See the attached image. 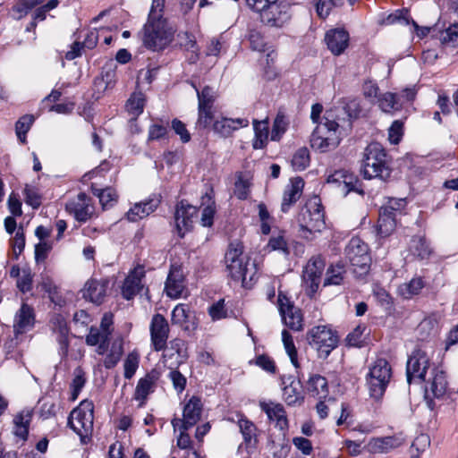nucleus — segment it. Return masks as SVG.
<instances>
[{"instance_id":"nucleus-1","label":"nucleus","mask_w":458,"mask_h":458,"mask_svg":"<svg viewBox=\"0 0 458 458\" xmlns=\"http://www.w3.org/2000/svg\"><path fill=\"white\" fill-rule=\"evenodd\" d=\"M159 6V0H154L153 4ZM175 30L157 13L152 5L148 20L142 29V43L145 47L152 51L165 49L174 39Z\"/></svg>"},{"instance_id":"nucleus-2","label":"nucleus","mask_w":458,"mask_h":458,"mask_svg":"<svg viewBox=\"0 0 458 458\" xmlns=\"http://www.w3.org/2000/svg\"><path fill=\"white\" fill-rule=\"evenodd\" d=\"M244 247L241 242H231L225 256L226 270L234 281H241L244 287H250L256 274L255 266L250 267V258L243 254Z\"/></svg>"},{"instance_id":"nucleus-3","label":"nucleus","mask_w":458,"mask_h":458,"mask_svg":"<svg viewBox=\"0 0 458 458\" xmlns=\"http://www.w3.org/2000/svg\"><path fill=\"white\" fill-rule=\"evenodd\" d=\"M361 173L366 179L387 180L391 174L390 159L378 142H371L364 150Z\"/></svg>"},{"instance_id":"nucleus-4","label":"nucleus","mask_w":458,"mask_h":458,"mask_svg":"<svg viewBox=\"0 0 458 458\" xmlns=\"http://www.w3.org/2000/svg\"><path fill=\"white\" fill-rule=\"evenodd\" d=\"M339 123L332 112H327L323 121L318 123L310 136L311 148L320 153L334 150L341 141Z\"/></svg>"},{"instance_id":"nucleus-5","label":"nucleus","mask_w":458,"mask_h":458,"mask_svg":"<svg viewBox=\"0 0 458 458\" xmlns=\"http://www.w3.org/2000/svg\"><path fill=\"white\" fill-rule=\"evenodd\" d=\"M392 367L384 358L377 359L369 368L366 382L369 395L379 400L385 394L392 378Z\"/></svg>"},{"instance_id":"nucleus-6","label":"nucleus","mask_w":458,"mask_h":458,"mask_svg":"<svg viewBox=\"0 0 458 458\" xmlns=\"http://www.w3.org/2000/svg\"><path fill=\"white\" fill-rule=\"evenodd\" d=\"M297 221L302 231L321 232L325 228V213L320 199L314 196L301 208Z\"/></svg>"},{"instance_id":"nucleus-7","label":"nucleus","mask_w":458,"mask_h":458,"mask_svg":"<svg viewBox=\"0 0 458 458\" xmlns=\"http://www.w3.org/2000/svg\"><path fill=\"white\" fill-rule=\"evenodd\" d=\"M94 404L85 399L73 409L68 418V425L81 438L87 437L93 428Z\"/></svg>"},{"instance_id":"nucleus-8","label":"nucleus","mask_w":458,"mask_h":458,"mask_svg":"<svg viewBox=\"0 0 458 458\" xmlns=\"http://www.w3.org/2000/svg\"><path fill=\"white\" fill-rule=\"evenodd\" d=\"M310 345L316 349L318 357L326 359L337 346V335L327 327L318 326L313 327L308 334Z\"/></svg>"},{"instance_id":"nucleus-9","label":"nucleus","mask_w":458,"mask_h":458,"mask_svg":"<svg viewBox=\"0 0 458 458\" xmlns=\"http://www.w3.org/2000/svg\"><path fill=\"white\" fill-rule=\"evenodd\" d=\"M345 255L353 272L360 275L367 274L369 269L370 257L368 245L360 238L353 237L345 248Z\"/></svg>"},{"instance_id":"nucleus-10","label":"nucleus","mask_w":458,"mask_h":458,"mask_svg":"<svg viewBox=\"0 0 458 458\" xmlns=\"http://www.w3.org/2000/svg\"><path fill=\"white\" fill-rule=\"evenodd\" d=\"M325 266L324 259L318 255L310 258L303 267L302 286L306 294L310 298L318 293Z\"/></svg>"},{"instance_id":"nucleus-11","label":"nucleus","mask_w":458,"mask_h":458,"mask_svg":"<svg viewBox=\"0 0 458 458\" xmlns=\"http://www.w3.org/2000/svg\"><path fill=\"white\" fill-rule=\"evenodd\" d=\"M112 325V315L105 314L101 319L100 327H90L86 336V344L89 346H97L96 352L98 355H104L107 351V342H110L113 331Z\"/></svg>"},{"instance_id":"nucleus-12","label":"nucleus","mask_w":458,"mask_h":458,"mask_svg":"<svg viewBox=\"0 0 458 458\" xmlns=\"http://www.w3.org/2000/svg\"><path fill=\"white\" fill-rule=\"evenodd\" d=\"M36 324V313L34 308L26 302H22L13 318V334L15 344L22 340V335L31 331Z\"/></svg>"},{"instance_id":"nucleus-13","label":"nucleus","mask_w":458,"mask_h":458,"mask_svg":"<svg viewBox=\"0 0 458 458\" xmlns=\"http://www.w3.org/2000/svg\"><path fill=\"white\" fill-rule=\"evenodd\" d=\"M277 302L284 325L294 331L302 330L303 318L301 310L295 307L282 292H279Z\"/></svg>"},{"instance_id":"nucleus-14","label":"nucleus","mask_w":458,"mask_h":458,"mask_svg":"<svg viewBox=\"0 0 458 458\" xmlns=\"http://www.w3.org/2000/svg\"><path fill=\"white\" fill-rule=\"evenodd\" d=\"M65 210L77 221L86 222L92 217L95 208L91 203V198L85 192H80L66 202Z\"/></svg>"},{"instance_id":"nucleus-15","label":"nucleus","mask_w":458,"mask_h":458,"mask_svg":"<svg viewBox=\"0 0 458 458\" xmlns=\"http://www.w3.org/2000/svg\"><path fill=\"white\" fill-rule=\"evenodd\" d=\"M429 369V359L427 353L420 350L416 349L412 352L407 361L406 374L409 384L413 379H418L420 382L426 381L427 370Z\"/></svg>"},{"instance_id":"nucleus-16","label":"nucleus","mask_w":458,"mask_h":458,"mask_svg":"<svg viewBox=\"0 0 458 458\" xmlns=\"http://www.w3.org/2000/svg\"><path fill=\"white\" fill-rule=\"evenodd\" d=\"M161 376V370L157 368H154L143 377L139 379L133 394V399L139 402V408L143 407L147 403L148 395L155 392L157 384Z\"/></svg>"},{"instance_id":"nucleus-17","label":"nucleus","mask_w":458,"mask_h":458,"mask_svg":"<svg viewBox=\"0 0 458 458\" xmlns=\"http://www.w3.org/2000/svg\"><path fill=\"white\" fill-rule=\"evenodd\" d=\"M195 206L182 199L177 203L174 212L175 231L179 237L182 238L192 228V218L197 215Z\"/></svg>"},{"instance_id":"nucleus-18","label":"nucleus","mask_w":458,"mask_h":458,"mask_svg":"<svg viewBox=\"0 0 458 458\" xmlns=\"http://www.w3.org/2000/svg\"><path fill=\"white\" fill-rule=\"evenodd\" d=\"M149 332L153 349L157 352L164 350L167 344L170 327L163 315L157 313L152 317Z\"/></svg>"},{"instance_id":"nucleus-19","label":"nucleus","mask_w":458,"mask_h":458,"mask_svg":"<svg viewBox=\"0 0 458 458\" xmlns=\"http://www.w3.org/2000/svg\"><path fill=\"white\" fill-rule=\"evenodd\" d=\"M202 412V403L199 397L192 396L183 408L182 420L174 419L172 425L174 429L177 428L187 430L199 420Z\"/></svg>"},{"instance_id":"nucleus-20","label":"nucleus","mask_w":458,"mask_h":458,"mask_svg":"<svg viewBox=\"0 0 458 458\" xmlns=\"http://www.w3.org/2000/svg\"><path fill=\"white\" fill-rule=\"evenodd\" d=\"M405 442V438L402 434L371 438L367 444V449L370 454H387Z\"/></svg>"},{"instance_id":"nucleus-21","label":"nucleus","mask_w":458,"mask_h":458,"mask_svg":"<svg viewBox=\"0 0 458 458\" xmlns=\"http://www.w3.org/2000/svg\"><path fill=\"white\" fill-rule=\"evenodd\" d=\"M145 268L141 265L136 266L124 280L122 293L126 300L132 299L143 289L142 279L145 277Z\"/></svg>"},{"instance_id":"nucleus-22","label":"nucleus","mask_w":458,"mask_h":458,"mask_svg":"<svg viewBox=\"0 0 458 458\" xmlns=\"http://www.w3.org/2000/svg\"><path fill=\"white\" fill-rule=\"evenodd\" d=\"M304 188V181L301 177H293L285 186L283 193L281 210L286 213L300 199Z\"/></svg>"},{"instance_id":"nucleus-23","label":"nucleus","mask_w":458,"mask_h":458,"mask_svg":"<svg viewBox=\"0 0 458 458\" xmlns=\"http://www.w3.org/2000/svg\"><path fill=\"white\" fill-rule=\"evenodd\" d=\"M349 33L344 29H332L327 31L325 42L327 48L335 55H340L349 45Z\"/></svg>"},{"instance_id":"nucleus-24","label":"nucleus","mask_w":458,"mask_h":458,"mask_svg":"<svg viewBox=\"0 0 458 458\" xmlns=\"http://www.w3.org/2000/svg\"><path fill=\"white\" fill-rule=\"evenodd\" d=\"M50 325L53 332L56 334V342L59 344V355L61 357H66L70 345L67 323L61 315H55L50 320Z\"/></svg>"},{"instance_id":"nucleus-25","label":"nucleus","mask_w":458,"mask_h":458,"mask_svg":"<svg viewBox=\"0 0 458 458\" xmlns=\"http://www.w3.org/2000/svg\"><path fill=\"white\" fill-rule=\"evenodd\" d=\"M249 126V120L247 118H228L221 117L214 121L212 129L215 133L222 138L230 137L233 131Z\"/></svg>"},{"instance_id":"nucleus-26","label":"nucleus","mask_w":458,"mask_h":458,"mask_svg":"<svg viewBox=\"0 0 458 458\" xmlns=\"http://www.w3.org/2000/svg\"><path fill=\"white\" fill-rule=\"evenodd\" d=\"M165 290L166 294L173 299H178L182 296L185 284L183 273L180 267L172 266L165 282Z\"/></svg>"},{"instance_id":"nucleus-27","label":"nucleus","mask_w":458,"mask_h":458,"mask_svg":"<svg viewBox=\"0 0 458 458\" xmlns=\"http://www.w3.org/2000/svg\"><path fill=\"white\" fill-rule=\"evenodd\" d=\"M447 389L445 373L438 368H433L430 371V377L425 386V392L430 393L435 398L444 396Z\"/></svg>"},{"instance_id":"nucleus-28","label":"nucleus","mask_w":458,"mask_h":458,"mask_svg":"<svg viewBox=\"0 0 458 458\" xmlns=\"http://www.w3.org/2000/svg\"><path fill=\"white\" fill-rule=\"evenodd\" d=\"M259 13L261 21L271 27L283 26L288 18L287 13L282 10V4L279 1L271 4Z\"/></svg>"},{"instance_id":"nucleus-29","label":"nucleus","mask_w":458,"mask_h":458,"mask_svg":"<svg viewBox=\"0 0 458 458\" xmlns=\"http://www.w3.org/2000/svg\"><path fill=\"white\" fill-rule=\"evenodd\" d=\"M159 203L160 200L156 198L134 204V206L126 213L128 220L131 222H136L147 217L157 208Z\"/></svg>"},{"instance_id":"nucleus-30","label":"nucleus","mask_w":458,"mask_h":458,"mask_svg":"<svg viewBox=\"0 0 458 458\" xmlns=\"http://www.w3.org/2000/svg\"><path fill=\"white\" fill-rule=\"evenodd\" d=\"M260 408L267 415L269 420L276 423V427L281 430L287 428L288 420L283 405L274 403H261Z\"/></svg>"},{"instance_id":"nucleus-31","label":"nucleus","mask_w":458,"mask_h":458,"mask_svg":"<svg viewBox=\"0 0 458 458\" xmlns=\"http://www.w3.org/2000/svg\"><path fill=\"white\" fill-rule=\"evenodd\" d=\"M108 281H98L91 279L88 281L83 289V297L93 303L100 304L106 295Z\"/></svg>"},{"instance_id":"nucleus-32","label":"nucleus","mask_w":458,"mask_h":458,"mask_svg":"<svg viewBox=\"0 0 458 458\" xmlns=\"http://www.w3.org/2000/svg\"><path fill=\"white\" fill-rule=\"evenodd\" d=\"M408 250L414 258L420 260L429 259L433 253L429 242L423 235L412 236L409 242Z\"/></svg>"},{"instance_id":"nucleus-33","label":"nucleus","mask_w":458,"mask_h":458,"mask_svg":"<svg viewBox=\"0 0 458 458\" xmlns=\"http://www.w3.org/2000/svg\"><path fill=\"white\" fill-rule=\"evenodd\" d=\"M306 388L313 397L318 399L327 398L329 394L327 378L318 374H313L309 377Z\"/></svg>"},{"instance_id":"nucleus-34","label":"nucleus","mask_w":458,"mask_h":458,"mask_svg":"<svg viewBox=\"0 0 458 458\" xmlns=\"http://www.w3.org/2000/svg\"><path fill=\"white\" fill-rule=\"evenodd\" d=\"M123 354V346L121 340H114L111 344L107 342V351L103 355L102 360L103 366L106 369L114 368L120 361Z\"/></svg>"},{"instance_id":"nucleus-35","label":"nucleus","mask_w":458,"mask_h":458,"mask_svg":"<svg viewBox=\"0 0 458 458\" xmlns=\"http://www.w3.org/2000/svg\"><path fill=\"white\" fill-rule=\"evenodd\" d=\"M377 102L380 110L386 114H394L403 107V101L397 94L392 92L379 95Z\"/></svg>"},{"instance_id":"nucleus-36","label":"nucleus","mask_w":458,"mask_h":458,"mask_svg":"<svg viewBox=\"0 0 458 458\" xmlns=\"http://www.w3.org/2000/svg\"><path fill=\"white\" fill-rule=\"evenodd\" d=\"M253 129L255 137L252 147L254 149H262L267 146L268 141L269 128L267 119L262 121L253 120Z\"/></svg>"},{"instance_id":"nucleus-37","label":"nucleus","mask_w":458,"mask_h":458,"mask_svg":"<svg viewBox=\"0 0 458 458\" xmlns=\"http://www.w3.org/2000/svg\"><path fill=\"white\" fill-rule=\"evenodd\" d=\"M388 209L379 210V217L377 221V232L382 237L390 235L395 229L399 217L387 213Z\"/></svg>"},{"instance_id":"nucleus-38","label":"nucleus","mask_w":458,"mask_h":458,"mask_svg":"<svg viewBox=\"0 0 458 458\" xmlns=\"http://www.w3.org/2000/svg\"><path fill=\"white\" fill-rule=\"evenodd\" d=\"M238 427L242 435L243 441L248 446H254L258 442L257 427L244 417L238 420Z\"/></svg>"},{"instance_id":"nucleus-39","label":"nucleus","mask_w":458,"mask_h":458,"mask_svg":"<svg viewBox=\"0 0 458 458\" xmlns=\"http://www.w3.org/2000/svg\"><path fill=\"white\" fill-rule=\"evenodd\" d=\"M424 286L425 283L423 278L416 276L411 278L409 282L400 284L397 292L403 298L411 299L414 295L419 294Z\"/></svg>"},{"instance_id":"nucleus-40","label":"nucleus","mask_w":458,"mask_h":458,"mask_svg":"<svg viewBox=\"0 0 458 458\" xmlns=\"http://www.w3.org/2000/svg\"><path fill=\"white\" fill-rule=\"evenodd\" d=\"M212 192L213 191L210 190V192H207L202 197V205H205V207L202 209L200 222L205 227H210L213 225L216 214V205L215 201L212 199Z\"/></svg>"},{"instance_id":"nucleus-41","label":"nucleus","mask_w":458,"mask_h":458,"mask_svg":"<svg viewBox=\"0 0 458 458\" xmlns=\"http://www.w3.org/2000/svg\"><path fill=\"white\" fill-rule=\"evenodd\" d=\"M344 0H313L317 15L325 20L335 8L341 7Z\"/></svg>"},{"instance_id":"nucleus-42","label":"nucleus","mask_w":458,"mask_h":458,"mask_svg":"<svg viewBox=\"0 0 458 458\" xmlns=\"http://www.w3.org/2000/svg\"><path fill=\"white\" fill-rule=\"evenodd\" d=\"M344 267L341 264L331 265L326 272L323 286L340 285L344 282Z\"/></svg>"},{"instance_id":"nucleus-43","label":"nucleus","mask_w":458,"mask_h":458,"mask_svg":"<svg viewBox=\"0 0 458 458\" xmlns=\"http://www.w3.org/2000/svg\"><path fill=\"white\" fill-rule=\"evenodd\" d=\"M198 97V106L214 108V103L217 98V92L209 86H205L201 90L195 88Z\"/></svg>"},{"instance_id":"nucleus-44","label":"nucleus","mask_w":458,"mask_h":458,"mask_svg":"<svg viewBox=\"0 0 458 458\" xmlns=\"http://www.w3.org/2000/svg\"><path fill=\"white\" fill-rule=\"evenodd\" d=\"M283 397L288 405L300 404L303 401V396L299 389V382H292L283 389Z\"/></svg>"},{"instance_id":"nucleus-45","label":"nucleus","mask_w":458,"mask_h":458,"mask_svg":"<svg viewBox=\"0 0 458 458\" xmlns=\"http://www.w3.org/2000/svg\"><path fill=\"white\" fill-rule=\"evenodd\" d=\"M289 121L285 114L282 112H278L273 123L271 131V140L278 141L282 136L285 133L288 129Z\"/></svg>"},{"instance_id":"nucleus-46","label":"nucleus","mask_w":458,"mask_h":458,"mask_svg":"<svg viewBox=\"0 0 458 458\" xmlns=\"http://www.w3.org/2000/svg\"><path fill=\"white\" fill-rule=\"evenodd\" d=\"M190 317V310L186 304L180 303L172 311V323L188 329L186 325Z\"/></svg>"},{"instance_id":"nucleus-47","label":"nucleus","mask_w":458,"mask_h":458,"mask_svg":"<svg viewBox=\"0 0 458 458\" xmlns=\"http://www.w3.org/2000/svg\"><path fill=\"white\" fill-rule=\"evenodd\" d=\"M145 100L142 92H134L126 103L128 112L135 116L140 115L143 112Z\"/></svg>"},{"instance_id":"nucleus-48","label":"nucleus","mask_w":458,"mask_h":458,"mask_svg":"<svg viewBox=\"0 0 458 458\" xmlns=\"http://www.w3.org/2000/svg\"><path fill=\"white\" fill-rule=\"evenodd\" d=\"M439 39L447 47H458V22L442 31Z\"/></svg>"},{"instance_id":"nucleus-49","label":"nucleus","mask_w":458,"mask_h":458,"mask_svg":"<svg viewBox=\"0 0 458 458\" xmlns=\"http://www.w3.org/2000/svg\"><path fill=\"white\" fill-rule=\"evenodd\" d=\"M267 251H279L284 256H288L290 251L288 244L284 235L278 233L277 235H272L266 246Z\"/></svg>"},{"instance_id":"nucleus-50","label":"nucleus","mask_w":458,"mask_h":458,"mask_svg":"<svg viewBox=\"0 0 458 458\" xmlns=\"http://www.w3.org/2000/svg\"><path fill=\"white\" fill-rule=\"evenodd\" d=\"M310 152L307 148H299L292 158V166L295 171H303L310 165Z\"/></svg>"},{"instance_id":"nucleus-51","label":"nucleus","mask_w":458,"mask_h":458,"mask_svg":"<svg viewBox=\"0 0 458 458\" xmlns=\"http://www.w3.org/2000/svg\"><path fill=\"white\" fill-rule=\"evenodd\" d=\"M34 123V116L30 114H25L21 117L15 123V131L18 139L21 142L25 143L26 134L30 131L31 125Z\"/></svg>"},{"instance_id":"nucleus-52","label":"nucleus","mask_w":458,"mask_h":458,"mask_svg":"<svg viewBox=\"0 0 458 458\" xmlns=\"http://www.w3.org/2000/svg\"><path fill=\"white\" fill-rule=\"evenodd\" d=\"M282 340L284 343V346L285 349L286 353L288 354L292 364L295 367H299L298 362V355H297V350L295 348V345L293 344V337L291 334L287 330H283L282 332Z\"/></svg>"},{"instance_id":"nucleus-53","label":"nucleus","mask_w":458,"mask_h":458,"mask_svg":"<svg viewBox=\"0 0 458 458\" xmlns=\"http://www.w3.org/2000/svg\"><path fill=\"white\" fill-rule=\"evenodd\" d=\"M140 363V356L137 352H131L128 353L123 362L124 377L131 379L136 373Z\"/></svg>"},{"instance_id":"nucleus-54","label":"nucleus","mask_w":458,"mask_h":458,"mask_svg":"<svg viewBox=\"0 0 458 458\" xmlns=\"http://www.w3.org/2000/svg\"><path fill=\"white\" fill-rule=\"evenodd\" d=\"M85 383H86V377H85L84 371L81 368L75 369L74 377L71 384V387H72L71 400L72 401H75L78 398L81 389L85 386Z\"/></svg>"},{"instance_id":"nucleus-55","label":"nucleus","mask_w":458,"mask_h":458,"mask_svg":"<svg viewBox=\"0 0 458 458\" xmlns=\"http://www.w3.org/2000/svg\"><path fill=\"white\" fill-rule=\"evenodd\" d=\"M169 348L167 352L164 354V358L169 357L172 358L174 354L180 358V360H177V364L182 362V359L185 358V343L183 340L175 338L169 343Z\"/></svg>"},{"instance_id":"nucleus-56","label":"nucleus","mask_w":458,"mask_h":458,"mask_svg":"<svg viewBox=\"0 0 458 458\" xmlns=\"http://www.w3.org/2000/svg\"><path fill=\"white\" fill-rule=\"evenodd\" d=\"M214 108L199 107L198 106V119L196 127L199 129H206L211 124L213 125Z\"/></svg>"},{"instance_id":"nucleus-57","label":"nucleus","mask_w":458,"mask_h":458,"mask_svg":"<svg viewBox=\"0 0 458 458\" xmlns=\"http://www.w3.org/2000/svg\"><path fill=\"white\" fill-rule=\"evenodd\" d=\"M177 42L181 47L192 53H197L199 47L195 39V36L188 31L179 32L177 34Z\"/></svg>"},{"instance_id":"nucleus-58","label":"nucleus","mask_w":458,"mask_h":458,"mask_svg":"<svg viewBox=\"0 0 458 458\" xmlns=\"http://www.w3.org/2000/svg\"><path fill=\"white\" fill-rule=\"evenodd\" d=\"M404 123L402 120H395L388 129V140L391 144H398L403 136Z\"/></svg>"},{"instance_id":"nucleus-59","label":"nucleus","mask_w":458,"mask_h":458,"mask_svg":"<svg viewBox=\"0 0 458 458\" xmlns=\"http://www.w3.org/2000/svg\"><path fill=\"white\" fill-rule=\"evenodd\" d=\"M33 275L30 268H23L21 276L16 281L17 288L22 293H26L32 289Z\"/></svg>"},{"instance_id":"nucleus-60","label":"nucleus","mask_w":458,"mask_h":458,"mask_svg":"<svg viewBox=\"0 0 458 458\" xmlns=\"http://www.w3.org/2000/svg\"><path fill=\"white\" fill-rule=\"evenodd\" d=\"M406 207V200L405 199H389L387 203L382 207V209H388L387 213L392 214L397 217H400L403 213V209Z\"/></svg>"},{"instance_id":"nucleus-61","label":"nucleus","mask_w":458,"mask_h":458,"mask_svg":"<svg viewBox=\"0 0 458 458\" xmlns=\"http://www.w3.org/2000/svg\"><path fill=\"white\" fill-rule=\"evenodd\" d=\"M250 182L240 175L234 183V195L239 199H246L250 194Z\"/></svg>"},{"instance_id":"nucleus-62","label":"nucleus","mask_w":458,"mask_h":458,"mask_svg":"<svg viewBox=\"0 0 458 458\" xmlns=\"http://www.w3.org/2000/svg\"><path fill=\"white\" fill-rule=\"evenodd\" d=\"M208 315L212 320H220L227 317V310L224 299H220L208 308Z\"/></svg>"},{"instance_id":"nucleus-63","label":"nucleus","mask_w":458,"mask_h":458,"mask_svg":"<svg viewBox=\"0 0 458 458\" xmlns=\"http://www.w3.org/2000/svg\"><path fill=\"white\" fill-rule=\"evenodd\" d=\"M168 377L172 381L174 390L179 394L182 393L187 383L186 377L175 369H171Z\"/></svg>"},{"instance_id":"nucleus-64","label":"nucleus","mask_w":458,"mask_h":458,"mask_svg":"<svg viewBox=\"0 0 458 458\" xmlns=\"http://www.w3.org/2000/svg\"><path fill=\"white\" fill-rule=\"evenodd\" d=\"M249 41L250 47L259 52L266 51V42L261 33L256 30H250L249 32Z\"/></svg>"}]
</instances>
